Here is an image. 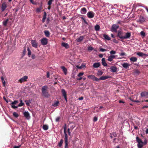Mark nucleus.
Wrapping results in <instances>:
<instances>
[{
    "mask_svg": "<svg viewBox=\"0 0 148 148\" xmlns=\"http://www.w3.org/2000/svg\"><path fill=\"white\" fill-rule=\"evenodd\" d=\"M136 140L138 143L137 146L138 148H142L144 144H146L147 143L146 141H145L143 143L138 136L136 137Z\"/></svg>",
    "mask_w": 148,
    "mask_h": 148,
    "instance_id": "1",
    "label": "nucleus"
},
{
    "mask_svg": "<svg viewBox=\"0 0 148 148\" xmlns=\"http://www.w3.org/2000/svg\"><path fill=\"white\" fill-rule=\"evenodd\" d=\"M48 87L47 86H43L42 88V95L45 97H48L49 96V95L47 91V89Z\"/></svg>",
    "mask_w": 148,
    "mask_h": 148,
    "instance_id": "2",
    "label": "nucleus"
},
{
    "mask_svg": "<svg viewBox=\"0 0 148 148\" xmlns=\"http://www.w3.org/2000/svg\"><path fill=\"white\" fill-rule=\"evenodd\" d=\"M119 26L116 24L113 25L112 27L111 31L112 32H116L119 28Z\"/></svg>",
    "mask_w": 148,
    "mask_h": 148,
    "instance_id": "3",
    "label": "nucleus"
},
{
    "mask_svg": "<svg viewBox=\"0 0 148 148\" xmlns=\"http://www.w3.org/2000/svg\"><path fill=\"white\" fill-rule=\"evenodd\" d=\"M27 78V76H24L18 80V82L20 83H22L23 82L26 81Z\"/></svg>",
    "mask_w": 148,
    "mask_h": 148,
    "instance_id": "4",
    "label": "nucleus"
},
{
    "mask_svg": "<svg viewBox=\"0 0 148 148\" xmlns=\"http://www.w3.org/2000/svg\"><path fill=\"white\" fill-rule=\"evenodd\" d=\"M18 102V101L17 100H15L13 102H12L11 104V107L14 109H16L18 108V106H14V105L16 104Z\"/></svg>",
    "mask_w": 148,
    "mask_h": 148,
    "instance_id": "5",
    "label": "nucleus"
},
{
    "mask_svg": "<svg viewBox=\"0 0 148 148\" xmlns=\"http://www.w3.org/2000/svg\"><path fill=\"white\" fill-rule=\"evenodd\" d=\"M41 44L42 45H46L48 42V40L47 38H43L40 40Z\"/></svg>",
    "mask_w": 148,
    "mask_h": 148,
    "instance_id": "6",
    "label": "nucleus"
},
{
    "mask_svg": "<svg viewBox=\"0 0 148 148\" xmlns=\"http://www.w3.org/2000/svg\"><path fill=\"white\" fill-rule=\"evenodd\" d=\"M88 78L95 81H98V78L93 75H90L87 76Z\"/></svg>",
    "mask_w": 148,
    "mask_h": 148,
    "instance_id": "7",
    "label": "nucleus"
},
{
    "mask_svg": "<svg viewBox=\"0 0 148 148\" xmlns=\"http://www.w3.org/2000/svg\"><path fill=\"white\" fill-rule=\"evenodd\" d=\"M7 7V4L5 2H4L2 4L1 6V10L2 12L4 11L6 9Z\"/></svg>",
    "mask_w": 148,
    "mask_h": 148,
    "instance_id": "8",
    "label": "nucleus"
},
{
    "mask_svg": "<svg viewBox=\"0 0 148 148\" xmlns=\"http://www.w3.org/2000/svg\"><path fill=\"white\" fill-rule=\"evenodd\" d=\"M88 17L89 18H92L94 16V13L92 11H90L87 14Z\"/></svg>",
    "mask_w": 148,
    "mask_h": 148,
    "instance_id": "9",
    "label": "nucleus"
},
{
    "mask_svg": "<svg viewBox=\"0 0 148 148\" xmlns=\"http://www.w3.org/2000/svg\"><path fill=\"white\" fill-rule=\"evenodd\" d=\"M23 114L25 117L27 119L29 120L30 119L29 114L28 111H25L23 113Z\"/></svg>",
    "mask_w": 148,
    "mask_h": 148,
    "instance_id": "10",
    "label": "nucleus"
},
{
    "mask_svg": "<svg viewBox=\"0 0 148 148\" xmlns=\"http://www.w3.org/2000/svg\"><path fill=\"white\" fill-rule=\"evenodd\" d=\"M31 43L33 47L35 48L37 47L38 44L36 40H32Z\"/></svg>",
    "mask_w": 148,
    "mask_h": 148,
    "instance_id": "11",
    "label": "nucleus"
},
{
    "mask_svg": "<svg viewBox=\"0 0 148 148\" xmlns=\"http://www.w3.org/2000/svg\"><path fill=\"white\" fill-rule=\"evenodd\" d=\"M121 65L123 68L127 69L129 67V66H130V64L128 63L125 62L122 64Z\"/></svg>",
    "mask_w": 148,
    "mask_h": 148,
    "instance_id": "12",
    "label": "nucleus"
},
{
    "mask_svg": "<svg viewBox=\"0 0 148 148\" xmlns=\"http://www.w3.org/2000/svg\"><path fill=\"white\" fill-rule=\"evenodd\" d=\"M62 95L64 97L65 100L66 101H67V97H66V92L65 90L64 89H62Z\"/></svg>",
    "mask_w": 148,
    "mask_h": 148,
    "instance_id": "13",
    "label": "nucleus"
},
{
    "mask_svg": "<svg viewBox=\"0 0 148 148\" xmlns=\"http://www.w3.org/2000/svg\"><path fill=\"white\" fill-rule=\"evenodd\" d=\"M115 56L113 55H111L108 56L107 60L109 62L112 61L113 59L115 58Z\"/></svg>",
    "mask_w": 148,
    "mask_h": 148,
    "instance_id": "14",
    "label": "nucleus"
},
{
    "mask_svg": "<svg viewBox=\"0 0 148 148\" xmlns=\"http://www.w3.org/2000/svg\"><path fill=\"white\" fill-rule=\"evenodd\" d=\"M141 96L142 97H144L145 98H148V92H142L141 94Z\"/></svg>",
    "mask_w": 148,
    "mask_h": 148,
    "instance_id": "15",
    "label": "nucleus"
},
{
    "mask_svg": "<svg viewBox=\"0 0 148 148\" xmlns=\"http://www.w3.org/2000/svg\"><path fill=\"white\" fill-rule=\"evenodd\" d=\"M110 77L108 76H103L98 78V81L99 80H104Z\"/></svg>",
    "mask_w": 148,
    "mask_h": 148,
    "instance_id": "16",
    "label": "nucleus"
},
{
    "mask_svg": "<svg viewBox=\"0 0 148 148\" xmlns=\"http://www.w3.org/2000/svg\"><path fill=\"white\" fill-rule=\"evenodd\" d=\"M145 21L144 18L143 16H140L138 20H137V22L140 23H142Z\"/></svg>",
    "mask_w": 148,
    "mask_h": 148,
    "instance_id": "17",
    "label": "nucleus"
},
{
    "mask_svg": "<svg viewBox=\"0 0 148 148\" xmlns=\"http://www.w3.org/2000/svg\"><path fill=\"white\" fill-rule=\"evenodd\" d=\"M110 71L113 73L116 72L117 70L116 68L114 66H111L110 68Z\"/></svg>",
    "mask_w": 148,
    "mask_h": 148,
    "instance_id": "18",
    "label": "nucleus"
},
{
    "mask_svg": "<svg viewBox=\"0 0 148 148\" xmlns=\"http://www.w3.org/2000/svg\"><path fill=\"white\" fill-rule=\"evenodd\" d=\"M61 45L66 49H68L69 47V45L68 43H66L64 42L62 43Z\"/></svg>",
    "mask_w": 148,
    "mask_h": 148,
    "instance_id": "19",
    "label": "nucleus"
},
{
    "mask_svg": "<svg viewBox=\"0 0 148 148\" xmlns=\"http://www.w3.org/2000/svg\"><path fill=\"white\" fill-rule=\"evenodd\" d=\"M131 36V33L130 32H127L126 34L125 35V36H123V39H126L129 38H130Z\"/></svg>",
    "mask_w": 148,
    "mask_h": 148,
    "instance_id": "20",
    "label": "nucleus"
},
{
    "mask_svg": "<svg viewBox=\"0 0 148 148\" xmlns=\"http://www.w3.org/2000/svg\"><path fill=\"white\" fill-rule=\"evenodd\" d=\"M61 68L62 69L64 74L66 75L67 74V69L64 66H61Z\"/></svg>",
    "mask_w": 148,
    "mask_h": 148,
    "instance_id": "21",
    "label": "nucleus"
},
{
    "mask_svg": "<svg viewBox=\"0 0 148 148\" xmlns=\"http://www.w3.org/2000/svg\"><path fill=\"white\" fill-rule=\"evenodd\" d=\"M84 36H81L79 38L76 39V41L77 42H79L83 40L84 38Z\"/></svg>",
    "mask_w": 148,
    "mask_h": 148,
    "instance_id": "22",
    "label": "nucleus"
},
{
    "mask_svg": "<svg viewBox=\"0 0 148 148\" xmlns=\"http://www.w3.org/2000/svg\"><path fill=\"white\" fill-rule=\"evenodd\" d=\"M87 12V10L86 8H83L81 9L80 10V12L82 14H85Z\"/></svg>",
    "mask_w": 148,
    "mask_h": 148,
    "instance_id": "23",
    "label": "nucleus"
},
{
    "mask_svg": "<svg viewBox=\"0 0 148 148\" xmlns=\"http://www.w3.org/2000/svg\"><path fill=\"white\" fill-rule=\"evenodd\" d=\"M130 60L131 62H135L137 61V58L135 57H132L130 58Z\"/></svg>",
    "mask_w": 148,
    "mask_h": 148,
    "instance_id": "24",
    "label": "nucleus"
},
{
    "mask_svg": "<svg viewBox=\"0 0 148 148\" xmlns=\"http://www.w3.org/2000/svg\"><path fill=\"white\" fill-rule=\"evenodd\" d=\"M102 63L103 65L104 66H106L107 64L106 62L105 59L104 58H103L101 60Z\"/></svg>",
    "mask_w": 148,
    "mask_h": 148,
    "instance_id": "25",
    "label": "nucleus"
},
{
    "mask_svg": "<svg viewBox=\"0 0 148 148\" xmlns=\"http://www.w3.org/2000/svg\"><path fill=\"white\" fill-rule=\"evenodd\" d=\"M100 64L99 63H94L93 65V66L94 68H97L99 67Z\"/></svg>",
    "mask_w": 148,
    "mask_h": 148,
    "instance_id": "26",
    "label": "nucleus"
},
{
    "mask_svg": "<svg viewBox=\"0 0 148 148\" xmlns=\"http://www.w3.org/2000/svg\"><path fill=\"white\" fill-rule=\"evenodd\" d=\"M118 36L121 39H123V36L122 35V32L121 31H118Z\"/></svg>",
    "mask_w": 148,
    "mask_h": 148,
    "instance_id": "27",
    "label": "nucleus"
},
{
    "mask_svg": "<svg viewBox=\"0 0 148 148\" xmlns=\"http://www.w3.org/2000/svg\"><path fill=\"white\" fill-rule=\"evenodd\" d=\"M103 36L105 39L107 40H109L111 39L110 38L109 36L106 34H103Z\"/></svg>",
    "mask_w": 148,
    "mask_h": 148,
    "instance_id": "28",
    "label": "nucleus"
},
{
    "mask_svg": "<svg viewBox=\"0 0 148 148\" xmlns=\"http://www.w3.org/2000/svg\"><path fill=\"white\" fill-rule=\"evenodd\" d=\"M59 103V102L58 101H56L53 103L52 104V106L54 107H56L58 106Z\"/></svg>",
    "mask_w": 148,
    "mask_h": 148,
    "instance_id": "29",
    "label": "nucleus"
},
{
    "mask_svg": "<svg viewBox=\"0 0 148 148\" xmlns=\"http://www.w3.org/2000/svg\"><path fill=\"white\" fill-rule=\"evenodd\" d=\"M8 19L4 20L3 22V24L5 26H6L8 21Z\"/></svg>",
    "mask_w": 148,
    "mask_h": 148,
    "instance_id": "30",
    "label": "nucleus"
},
{
    "mask_svg": "<svg viewBox=\"0 0 148 148\" xmlns=\"http://www.w3.org/2000/svg\"><path fill=\"white\" fill-rule=\"evenodd\" d=\"M44 33L45 36L47 37L49 36L50 33L49 32L48 30H46L44 31Z\"/></svg>",
    "mask_w": 148,
    "mask_h": 148,
    "instance_id": "31",
    "label": "nucleus"
},
{
    "mask_svg": "<svg viewBox=\"0 0 148 148\" xmlns=\"http://www.w3.org/2000/svg\"><path fill=\"white\" fill-rule=\"evenodd\" d=\"M100 26L98 25H96L95 27V30L96 31H99L100 29Z\"/></svg>",
    "mask_w": 148,
    "mask_h": 148,
    "instance_id": "32",
    "label": "nucleus"
},
{
    "mask_svg": "<svg viewBox=\"0 0 148 148\" xmlns=\"http://www.w3.org/2000/svg\"><path fill=\"white\" fill-rule=\"evenodd\" d=\"M137 54L139 56L141 57H143L145 55V54L140 52H138L137 53Z\"/></svg>",
    "mask_w": 148,
    "mask_h": 148,
    "instance_id": "33",
    "label": "nucleus"
},
{
    "mask_svg": "<svg viewBox=\"0 0 148 148\" xmlns=\"http://www.w3.org/2000/svg\"><path fill=\"white\" fill-rule=\"evenodd\" d=\"M20 103L18 106V107L23 106L24 105V103L23 102V101L22 99H20Z\"/></svg>",
    "mask_w": 148,
    "mask_h": 148,
    "instance_id": "34",
    "label": "nucleus"
},
{
    "mask_svg": "<svg viewBox=\"0 0 148 148\" xmlns=\"http://www.w3.org/2000/svg\"><path fill=\"white\" fill-rule=\"evenodd\" d=\"M46 12H44V15L43 16V18H42V22H44L45 19H46Z\"/></svg>",
    "mask_w": 148,
    "mask_h": 148,
    "instance_id": "35",
    "label": "nucleus"
},
{
    "mask_svg": "<svg viewBox=\"0 0 148 148\" xmlns=\"http://www.w3.org/2000/svg\"><path fill=\"white\" fill-rule=\"evenodd\" d=\"M42 128L45 130H47L48 129V126L47 125H43Z\"/></svg>",
    "mask_w": 148,
    "mask_h": 148,
    "instance_id": "36",
    "label": "nucleus"
},
{
    "mask_svg": "<svg viewBox=\"0 0 148 148\" xmlns=\"http://www.w3.org/2000/svg\"><path fill=\"white\" fill-rule=\"evenodd\" d=\"M103 74V72L101 71H99L97 72V75H98L100 76L102 75Z\"/></svg>",
    "mask_w": 148,
    "mask_h": 148,
    "instance_id": "37",
    "label": "nucleus"
},
{
    "mask_svg": "<svg viewBox=\"0 0 148 148\" xmlns=\"http://www.w3.org/2000/svg\"><path fill=\"white\" fill-rule=\"evenodd\" d=\"M65 137V142H68V137L66 133L64 134Z\"/></svg>",
    "mask_w": 148,
    "mask_h": 148,
    "instance_id": "38",
    "label": "nucleus"
},
{
    "mask_svg": "<svg viewBox=\"0 0 148 148\" xmlns=\"http://www.w3.org/2000/svg\"><path fill=\"white\" fill-rule=\"evenodd\" d=\"M63 142V140L62 139H61L58 144V145L59 147H61L62 146Z\"/></svg>",
    "mask_w": 148,
    "mask_h": 148,
    "instance_id": "39",
    "label": "nucleus"
},
{
    "mask_svg": "<svg viewBox=\"0 0 148 148\" xmlns=\"http://www.w3.org/2000/svg\"><path fill=\"white\" fill-rule=\"evenodd\" d=\"M140 34L142 38L144 37L145 36V33L143 31H141Z\"/></svg>",
    "mask_w": 148,
    "mask_h": 148,
    "instance_id": "40",
    "label": "nucleus"
},
{
    "mask_svg": "<svg viewBox=\"0 0 148 148\" xmlns=\"http://www.w3.org/2000/svg\"><path fill=\"white\" fill-rule=\"evenodd\" d=\"M77 68H79L80 69H82V68H84L85 67V65L84 64H82L80 66H77Z\"/></svg>",
    "mask_w": 148,
    "mask_h": 148,
    "instance_id": "41",
    "label": "nucleus"
},
{
    "mask_svg": "<svg viewBox=\"0 0 148 148\" xmlns=\"http://www.w3.org/2000/svg\"><path fill=\"white\" fill-rule=\"evenodd\" d=\"M13 115L16 118H17L18 117V115L17 113L16 112H14L13 114Z\"/></svg>",
    "mask_w": 148,
    "mask_h": 148,
    "instance_id": "42",
    "label": "nucleus"
},
{
    "mask_svg": "<svg viewBox=\"0 0 148 148\" xmlns=\"http://www.w3.org/2000/svg\"><path fill=\"white\" fill-rule=\"evenodd\" d=\"M64 134H66V124L64 125Z\"/></svg>",
    "mask_w": 148,
    "mask_h": 148,
    "instance_id": "43",
    "label": "nucleus"
},
{
    "mask_svg": "<svg viewBox=\"0 0 148 148\" xmlns=\"http://www.w3.org/2000/svg\"><path fill=\"white\" fill-rule=\"evenodd\" d=\"M30 2L33 4L36 5L37 4V3L35 1H30Z\"/></svg>",
    "mask_w": 148,
    "mask_h": 148,
    "instance_id": "44",
    "label": "nucleus"
},
{
    "mask_svg": "<svg viewBox=\"0 0 148 148\" xmlns=\"http://www.w3.org/2000/svg\"><path fill=\"white\" fill-rule=\"evenodd\" d=\"M27 50L28 51V55L29 56H30L31 55V52L29 48L27 49Z\"/></svg>",
    "mask_w": 148,
    "mask_h": 148,
    "instance_id": "45",
    "label": "nucleus"
},
{
    "mask_svg": "<svg viewBox=\"0 0 148 148\" xmlns=\"http://www.w3.org/2000/svg\"><path fill=\"white\" fill-rule=\"evenodd\" d=\"M116 53V51L114 50H112V51H110V54H111L112 55V54H114Z\"/></svg>",
    "mask_w": 148,
    "mask_h": 148,
    "instance_id": "46",
    "label": "nucleus"
},
{
    "mask_svg": "<svg viewBox=\"0 0 148 148\" xmlns=\"http://www.w3.org/2000/svg\"><path fill=\"white\" fill-rule=\"evenodd\" d=\"M30 101H31L30 100H29V101H28L27 100H25V101L26 104L27 106H29V103H30Z\"/></svg>",
    "mask_w": 148,
    "mask_h": 148,
    "instance_id": "47",
    "label": "nucleus"
},
{
    "mask_svg": "<svg viewBox=\"0 0 148 148\" xmlns=\"http://www.w3.org/2000/svg\"><path fill=\"white\" fill-rule=\"evenodd\" d=\"M41 10V8H38L36 9V12L38 13V12H40Z\"/></svg>",
    "mask_w": 148,
    "mask_h": 148,
    "instance_id": "48",
    "label": "nucleus"
},
{
    "mask_svg": "<svg viewBox=\"0 0 148 148\" xmlns=\"http://www.w3.org/2000/svg\"><path fill=\"white\" fill-rule=\"evenodd\" d=\"M84 74V73L83 72H81L78 74L77 75V76L78 77H80L81 76L83 75Z\"/></svg>",
    "mask_w": 148,
    "mask_h": 148,
    "instance_id": "49",
    "label": "nucleus"
},
{
    "mask_svg": "<svg viewBox=\"0 0 148 148\" xmlns=\"http://www.w3.org/2000/svg\"><path fill=\"white\" fill-rule=\"evenodd\" d=\"M88 49L89 51H91L93 49V48L92 47L90 46L88 48Z\"/></svg>",
    "mask_w": 148,
    "mask_h": 148,
    "instance_id": "50",
    "label": "nucleus"
},
{
    "mask_svg": "<svg viewBox=\"0 0 148 148\" xmlns=\"http://www.w3.org/2000/svg\"><path fill=\"white\" fill-rule=\"evenodd\" d=\"M97 120V118L96 116H95L94 117L93 119V121L95 122Z\"/></svg>",
    "mask_w": 148,
    "mask_h": 148,
    "instance_id": "51",
    "label": "nucleus"
},
{
    "mask_svg": "<svg viewBox=\"0 0 148 148\" xmlns=\"http://www.w3.org/2000/svg\"><path fill=\"white\" fill-rule=\"evenodd\" d=\"M119 55H120V56H126L124 52H122L121 53H119Z\"/></svg>",
    "mask_w": 148,
    "mask_h": 148,
    "instance_id": "52",
    "label": "nucleus"
},
{
    "mask_svg": "<svg viewBox=\"0 0 148 148\" xmlns=\"http://www.w3.org/2000/svg\"><path fill=\"white\" fill-rule=\"evenodd\" d=\"M107 50L106 49H103V48H100V51L101 52H104L105 51H106Z\"/></svg>",
    "mask_w": 148,
    "mask_h": 148,
    "instance_id": "53",
    "label": "nucleus"
},
{
    "mask_svg": "<svg viewBox=\"0 0 148 148\" xmlns=\"http://www.w3.org/2000/svg\"><path fill=\"white\" fill-rule=\"evenodd\" d=\"M141 6L144 7V8H145V9L148 12V8H147V6Z\"/></svg>",
    "mask_w": 148,
    "mask_h": 148,
    "instance_id": "54",
    "label": "nucleus"
},
{
    "mask_svg": "<svg viewBox=\"0 0 148 148\" xmlns=\"http://www.w3.org/2000/svg\"><path fill=\"white\" fill-rule=\"evenodd\" d=\"M65 148H68V142H65Z\"/></svg>",
    "mask_w": 148,
    "mask_h": 148,
    "instance_id": "55",
    "label": "nucleus"
},
{
    "mask_svg": "<svg viewBox=\"0 0 148 148\" xmlns=\"http://www.w3.org/2000/svg\"><path fill=\"white\" fill-rule=\"evenodd\" d=\"M21 146V145H19L18 146H14V148H19V147H20Z\"/></svg>",
    "mask_w": 148,
    "mask_h": 148,
    "instance_id": "56",
    "label": "nucleus"
},
{
    "mask_svg": "<svg viewBox=\"0 0 148 148\" xmlns=\"http://www.w3.org/2000/svg\"><path fill=\"white\" fill-rule=\"evenodd\" d=\"M60 119V118L59 117H58L56 118V122H58L59 121V120Z\"/></svg>",
    "mask_w": 148,
    "mask_h": 148,
    "instance_id": "57",
    "label": "nucleus"
},
{
    "mask_svg": "<svg viewBox=\"0 0 148 148\" xmlns=\"http://www.w3.org/2000/svg\"><path fill=\"white\" fill-rule=\"evenodd\" d=\"M113 42L116 43H118V41L116 39L113 40Z\"/></svg>",
    "mask_w": 148,
    "mask_h": 148,
    "instance_id": "58",
    "label": "nucleus"
},
{
    "mask_svg": "<svg viewBox=\"0 0 148 148\" xmlns=\"http://www.w3.org/2000/svg\"><path fill=\"white\" fill-rule=\"evenodd\" d=\"M52 1H49L48 3L49 5H50L52 4Z\"/></svg>",
    "mask_w": 148,
    "mask_h": 148,
    "instance_id": "59",
    "label": "nucleus"
},
{
    "mask_svg": "<svg viewBox=\"0 0 148 148\" xmlns=\"http://www.w3.org/2000/svg\"><path fill=\"white\" fill-rule=\"evenodd\" d=\"M99 57H100V58H102L103 57V55L102 54H99Z\"/></svg>",
    "mask_w": 148,
    "mask_h": 148,
    "instance_id": "60",
    "label": "nucleus"
},
{
    "mask_svg": "<svg viewBox=\"0 0 148 148\" xmlns=\"http://www.w3.org/2000/svg\"><path fill=\"white\" fill-rule=\"evenodd\" d=\"M3 83V86L5 87V81L2 82Z\"/></svg>",
    "mask_w": 148,
    "mask_h": 148,
    "instance_id": "61",
    "label": "nucleus"
},
{
    "mask_svg": "<svg viewBox=\"0 0 148 148\" xmlns=\"http://www.w3.org/2000/svg\"><path fill=\"white\" fill-rule=\"evenodd\" d=\"M1 80L2 82L5 81L4 80V78L2 76L1 77Z\"/></svg>",
    "mask_w": 148,
    "mask_h": 148,
    "instance_id": "62",
    "label": "nucleus"
},
{
    "mask_svg": "<svg viewBox=\"0 0 148 148\" xmlns=\"http://www.w3.org/2000/svg\"><path fill=\"white\" fill-rule=\"evenodd\" d=\"M83 99V97H81L79 98L78 99L80 100H82Z\"/></svg>",
    "mask_w": 148,
    "mask_h": 148,
    "instance_id": "63",
    "label": "nucleus"
},
{
    "mask_svg": "<svg viewBox=\"0 0 148 148\" xmlns=\"http://www.w3.org/2000/svg\"><path fill=\"white\" fill-rule=\"evenodd\" d=\"M49 72H48L47 73V78H49Z\"/></svg>",
    "mask_w": 148,
    "mask_h": 148,
    "instance_id": "64",
    "label": "nucleus"
}]
</instances>
